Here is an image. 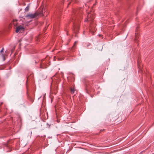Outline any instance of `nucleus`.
I'll return each instance as SVG.
<instances>
[{
    "label": "nucleus",
    "instance_id": "1",
    "mask_svg": "<svg viewBox=\"0 0 154 154\" xmlns=\"http://www.w3.org/2000/svg\"><path fill=\"white\" fill-rule=\"evenodd\" d=\"M94 16L92 14H88V18H86L85 20V21H90V30L91 31L93 30V28H92V24L91 21L94 20Z\"/></svg>",
    "mask_w": 154,
    "mask_h": 154
},
{
    "label": "nucleus",
    "instance_id": "2",
    "mask_svg": "<svg viewBox=\"0 0 154 154\" xmlns=\"http://www.w3.org/2000/svg\"><path fill=\"white\" fill-rule=\"evenodd\" d=\"M43 11L42 12H41L40 14H38L37 12H35L33 14L32 13H29L26 16V17L28 19H33L35 18L38 16L39 15H43V10H42Z\"/></svg>",
    "mask_w": 154,
    "mask_h": 154
},
{
    "label": "nucleus",
    "instance_id": "3",
    "mask_svg": "<svg viewBox=\"0 0 154 154\" xmlns=\"http://www.w3.org/2000/svg\"><path fill=\"white\" fill-rule=\"evenodd\" d=\"M48 64V61H47L45 59H44L41 61L40 64V68L42 69L47 68V64Z\"/></svg>",
    "mask_w": 154,
    "mask_h": 154
},
{
    "label": "nucleus",
    "instance_id": "4",
    "mask_svg": "<svg viewBox=\"0 0 154 154\" xmlns=\"http://www.w3.org/2000/svg\"><path fill=\"white\" fill-rule=\"evenodd\" d=\"M18 20H13L12 23L13 24L14 26V28H15L16 32L17 33L19 31V26L18 25V23H17Z\"/></svg>",
    "mask_w": 154,
    "mask_h": 154
},
{
    "label": "nucleus",
    "instance_id": "5",
    "mask_svg": "<svg viewBox=\"0 0 154 154\" xmlns=\"http://www.w3.org/2000/svg\"><path fill=\"white\" fill-rule=\"evenodd\" d=\"M20 36L22 34V35H25L26 33L27 32L25 30V29L22 27L20 25Z\"/></svg>",
    "mask_w": 154,
    "mask_h": 154
},
{
    "label": "nucleus",
    "instance_id": "6",
    "mask_svg": "<svg viewBox=\"0 0 154 154\" xmlns=\"http://www.w3.org/2000/svg\"><path fill=\"white\" fill-rule=\"evenodd\" d=\"M79 27V24H74L73 31L76 34L78 33Z\"/></svg>",
    "mask_w": 154,
    "mask_h": 154
},
{
    "label": "nucleus",
    "instance_id": "7",
    "mask_svg": "<svg viewBox=\"0 0 154 154\" xmlns=\"http://www.w3.org/2000/svg\"><path fill=\"white\" fill-rule=\"evenodd\" d=\"M29 4H28L26 8H25V11L26 12H27L29 11Z\"/></svg>",
    "mask_w": 154,
    "mask_h": 154
},
{
    "label": "nucleus",
    "instance_id": "8",
    "mask_svg": "<svg viewBox=\"0 0 154 154\" xmlns=\"http://www.w3.org/2000/svg\"><path fill=\"white\" fill-rule=\"evenodd\" d=\"M70 91L72 94H73L75 90L74 88H71Z\"/></svg>",
    "mask_w": 154,
    "mask_h": 154
},
{
    "label": "nucleus",
    "instance_id": "9",
    "mask_svg": "<svg viewBox=\"0 0 154 154\" xmlns=\"http://www.w3.org/2000/svg\"><path fill=\"white\" fill-rule=\"evenodd\" d=\"M57 58V60L58 61L62 60L64 59L63 57L60 58V57H58Z\"/></svg>",
    "mask_w": 154,
    "mask_h": 154
},
{
    "label": "nucleus",
    "instance_id": "10",
    "mask_svg": "<svg viewBox=\"0 0 154 154\" xmlns=\"http://www.w3.org/2000/svg\"><path fill=\"white\" fill-rule=\"evenodd\" d=\"M137 33H136L135 35V41H136L137 39Z\"/></svg>",
    "mask_w": 154,
    "mask_h": 154
},
{
    "label": "nucleus",
    "instance_id": "11",
    "mask_svg": "<svg viewBox=\"0 0 154 154\" xmlns=\"http://www.w3.org/2000/svg\"><path fill=\"white\" fill-rule=\"evenodd\" d=\"M77 44V42H75L74 43V45H73V46L72 47V48H73L74 46L76 45Z\"/></svg>",
    "mask_w": 154,
    "mask_h": 154
},
{
    "label": "nucleus",
    "instance_id": "12",
    "mask_svg": "<svg viewBox=\"0 0 154 154\" xmlns=\"http://www.w3.org/2000/svg\"><path fill=\"white\" fill-rule=\"evenodd\" d=\"M20 123H21V119H20ZM21 127V126H20V127Z\"/></svg>",
    "mask_w": 154,
    "mask_h": 154
},
{
    "label": "nucleus",
    "instance_id": "13",
    "mask_svg": "<svg viewBox=\"0 0 154 154\" xmlns=\"http://www.w3.org/2000/svg\"><path fill=\"white\" fill-rule=\"evenodd\" d=\"M3 48L1 50L0 52H2L3 51Z\"/></svg>",
    "mask_w": 154,
    "mask_h": 154
},
{
    "label": "nucleus",
    "instance_id": "14",
    "mask_svg": "<svg viewBox=\"0 0 154 154\" xmlns=\"http://www.w3.org/2000/svg\"><path fill=\"white\" fill-rule=\"evenodd\" d=\"M54 60H56L55 57H54Z\"/></svg>",
    "mask_w": 154,
    "mask_h": 154
},
{
    "label": "nucleus",
    "instance_id": "15",
    "mask_svg": "<svg viewBox=\"0 0 154 154\" xmlns=\"http://www.w3.org/2000/svg\"><path fill=\"white\" fill-rule=\"evenodd\" d=\"M3 104V103L2 102L0 104V106H1Z\"/></svg>",
    "mask_w": 154,
    "mask_h": 154
},
{
    "label": "nucleus",
    "instance_id": "16",
    "mask_svg": "<svg viewBox=\"0 0 154 154\" xmlns=\"http://www.w3.org/2000/svg\"><path fill=\"white\" fill-rule=\"evenodd\" d=\"M75 19L74 18H72V21H74Z\"/></svg>",
    "mask_w": 154,
    "mask_h": 154
},
{
    "label": "nucleus",
    "instance_id": "17",
    "mask_svg": "<svg viewBox=\"0 0 154 154\" xmlns=\"http://www.w3.org/2000/svg\"><path fill=\"white\" fill-rule=\"evenodd\" d=\"M84 32H83V34H84Z\"/></svg>",
    "mask_w": 154,
    "mask_h": 154
}]
</instances>
